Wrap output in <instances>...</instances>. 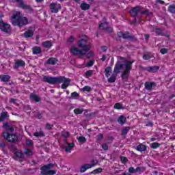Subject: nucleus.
Here are the masks:
<instances>
[{
    "label": "nucleus",
    "instance_id": "nucleus-52",
    "mask_svg": "<svg viewBox=\"0 0 175 175\" xmlns=\"http://www.w3.org/2000/svg\"><path fill=\"white\" fill-rule=\"evenodd\" d=\"M92 73H93V71L92 70H88L85 72L86 77H90V76L92 75Z\"/></svg>",
    "mask_w": 175,
    "mask_h": 175
},
{
    "label": "nucleus",
    "instance_id": "nucleus-24",
    "mask_svg": "<svg viewBox=\"0 0 175 175\" xmlns=\"http://www.w3.org/2000/svg\"><path fill=\"white\" fill-rule=\"evenodd\" d=\"M58 59H57V58L55 57H51L49 59H48V60L46 61V64L48 65H55V64H57Z\"/></svg>",
    "mask_w": 175,
    "mask_h": 175
},
{
    "label": "nucleus",
    "instance_id": "nucleus-34",
    "mask_svg": "<svg viewBox=\"0 0 175 175\" xmlns=\"http://www.w3.org/2000/svg\"><path fill=\"white\" fill-rule=\"evenodd\" d=\"M24 154L27 155V157H32L33 155V153L32 152V150L31 149H25Z\"/></svg>",
    "mask_w": 175,
    "mask_h": 175
},
{
    "label": "nucleus",
    "instance_id": "nucleus-45",
    "mask_svg": "<svg viewBox=\"0 0 175 175\" xmlns=\"http://www.w3.org/2000/svg\"><path fill=\"white\" fill-rule=\"evenodd\" d=\"M114 109H117L118 110H121V109H122V105H121L120 103H117L114 105Z\"/></svg>",
    "mask_w": 175,
    "mask_h": 175
},
{
    "label": "nucleus",
    "instance_id": "nucleus-61",
    "mask_svg": "<svg viewBox=\"0 0 175 175\" xmlns=\"http://www.w3.org/2000/svg\"><path fill=\"white\" fill-rule=\"evenodd\" d=\"M92 165H98V160H92L91 161Z\"/></svg>",
    "mask_w": 175,
    "mask_h": 175
},
{
    "label": "nucleus",
    "instance_id": "nucleus-18",
    "mask_svg": "<svg viewBox=\"0 0 175 175\" xmlns=\"http://www.w3.org/2000/svg\"><path fill=\"white\" fill-rule=\"evenodd\" d=\"M30 99L31 100H34V102H40L42 100V98H40V96L39 95L31 93L30 94Z\"/></svg>",
    "mask_w": 175,
    "mask_h": 175
},
{
    "label": "nucleus",
    "instance_id": "nucleus-19",
    "mask_svg": "<svg viewBox=\"0 0 175 175\" xmlns=\"http://www.w3.org/2000/svg\"><path fill=\"white\" fill-rule=\"evenodd\" d=\"M146 70L150 72V73H155L159 70V66H151L146 68Z\"/></svg>",
    "mask_w": 175,
    "mask_h": 175
},
{
    "label": "nucleus",
    "instance_id": "nucleus-44",
    "mask_svg": "<svg viewBox=\"0 0 175 175\" xmlns=\"http://www.w3.org/2000/svg\"><path fill=\"white\" fill-rule=\"evenodd\" d=\"M78 142H79L80 143H85V142H87V139L85 138V137L81 136L78 138Z\"/></svg>",
    "mask_w": 175,
    "mask_h": 175
},
{
    "label": "nucleus",
    "instance_id": "nucleus-60",
    "mask_svg": "<svg viewBox=\"0 0 175 175\" xmlns=\"http://www.w3.org/2000/svg\"><path fill=\"white\" fill-rule=\"evenodd\" d=\"M142 14H146L147 16H150V12H148V10H146L142 12Z\"/></svg>",
    "mask_w": 175,
    "mask_h": 175
},
{
    "label": "nucleus",
    "instance_id": "nucleus-21",
    "mask_svg": "<svg viewBox=\"0 0 175 175\" xmlns=\"http://www.w3.org/2000/svg\"><path fill=\"white\" fill-rule=\"evenodd\" d=\"M118 122L120 125H124L126 124V118L124 116L121 115L118 119Z\"/></svg>",
    "mask_w": 175,
    "mask_h": 175
},
{
    "label": "nucleus",
    "instance_id": "nucleus-27",
    "mask_svg": "<svg viewBox=\"0 0 175 175\" xmlns=\"http://www.w3.org/2000/svg\"><path fill=\"white\" fill-rule=\"evenodd\" d=\"M3 128H5L8 131H9V132H14V128H13V126H10V125H9V123H5L3 125Z\"/></svg>",
    "mask_w": 175,
    "mask_h": 175
},
{
    "label": "nucleus",
    "instance_id": "nucleus-46",
    "mask_svg": "<svg viewBox=\"0 0 175 175\" xmlns=\"http://www.w3.org/2000/svg\"><path fill=\"white\" fill-rule=\"evenodd\" d=\"M91 90H92V88H91V87H90V86H85V87H83V88H82V91L86 92H91Z\"/></svg>",
    "mask_w": 175,
    "mask_h": 175
},
{
    "label": "nucleus",
    "instance_id": "nucleus-20",
    "mask_svg": "<svg viewBox=\"0 0 175 175\" xmlns=\"http://www.w3.org/2000/svg\"><path fill=\"white\" fill-rule=\"evenodd\" d=\"M0 80L3 83H9V81H10V76L1 75H0Z\"/></svg>",
    "mask_w": 175,
    "mask_h": 175
},
{
    "label": "nucleus",
    "instance_id": "nucleus-26",
    "mask_svg": "<svg viewBox=\"0 0 175 175\" xmlns=\"http://www.w3.org/2000/svg\"><path fill=\"white\" fill-rule=\"evenodd\" d=\"M23 36L26 38H32L33 36V31L29 29L23 33Z\"/></svg>",
    "mask_w": 175,
    "mask_h": 175
},
{
    "label": "nucleus",
    "instance_id": "nucleus-47",
    "mask_svg": "<svg viewBox=\"0 0 175 175\" xmlns=\"http://www.w3.org/2000/svg\"><path fill=\"white\" fill-rule=\"evenodd\" d=\"M161 144L157 143V142H154L152 144V148L155 149V148H158V147H160Z\"/></svg>",
    "mask_w": 175,
    "mask_h": 175
},
{
    "label": "nucleus",
    "instance_id": "nucleus-16",
    "mask_svg": "<svg viewBox=\"0 0 175 175\" xmlns=\"http://www.w3.org/2000/svg\"><path fill=\"white\" fill-rule=\"evenodd\" d=\"M25 66V62L22 59L17 60L14 66V69H18L20 67Z\"/></svg>",
    "mask_w": 175,
    "mask_h": 175
},
{
    "label": "nucleus",
    "instance_id": "nucleus-42",
    "mask_svg": "<svg viewBox=\"0 0 175 175\" xmlns=\"http://www.w3.org/2000/svg\"><path fill=\"white\" fill-rule=\"evenodd\" d=\"M151 58H152V55L144 54L143 55V59H145L146 61H148V59H151Z\"/></svg>",
    "mask_w": 175,
    "mask_h": 175
},
{
    "label": "nucleus",
    "instance_id": "nucleus-32",
    "mask_svg": "<svg viewBox=\"0 0 175 175\" xmlns=\"http://www.w3.org/2000/svg\"><path fill=\"white\" fill-rule=\"evenodd\" d=\"M111 67H110V66H108V67H107L106 68H105V76H106V77H109V76H110V75H111Z\"/></svg>",
    "mask_w": 175,
    "mask_h": 175
},
{
    "label": "nucleus",
    "instance_id": "nucleus-7",
    "mask_svg": "<svg viewBox=\"0 0 175 175\" xmlns=\"http://www.w3.org/2000/svg\"><path fill=\"white\" fill-rule=\"evenodd\" d=\"M78 46L82 50H86L85 53H88L91 50V45L87 44V40L81 39L78 42Z\"/></svg>",
    "mask_w": 175,
    "mask_h": 175
},
{
    "label": "nucleus",
    "instance_id": "nucleus-51",
    "mask_svg": "<svg viewBox=\"0 0 175 175\" xmlns=\"http://www.w3.org/2000/svg\"><path fill=\"white\" fill-rule=\"evenodd\" d=\"M93 65H94V61L90 60L87 63L86 66L87 68H91V66H92Z\"/></svg>",
    "mask_w": 175,
    "mask_h": 175
},
{
    "label": "nucleus",
    "instance_id": "nucleus-49",
    "mask_svg": "<svg viewBox=\"0 0 175 175\" xmlns=\"http://www.w3.org/2000/svg\"><path fill=\"white\" fill-rule=\"evenodd\" d=\"M129 172L130 174H133L134 173H136V169H135L133 167H130L129 168Z\"/></svg>",
    "mask_w": 175,
    "mask_h": 175
},
{
    "label": "nucleus",
    "instance_id": "nucleus-54",
    "mask_svg": "<svg viewBox=\"0 0 175 175\" xmlns=\"http://www.w3.org/2000/svg\"><path fill=\"white\" fill-rule=\"evenodd\" d=\"M101 147L105 150V151H107V150H109V146H107V144H103Z\"/></svg>",
    "mask_w": 175,
    "mask_h": 175
},
{
    "label": "nucleus",
    "instance_id": "nucleus-58",
    "mask_svg": "<svg viewBox=\"0 0 175 175\" xmlns=\"http://www.w3.org/2000/svg\"><path fill=\"white\" fill-rule=\"evenodd\" d=\"M4 17L3 13L0 12V24H3V20L2 19V18Z\"/></svg>",
    "mask_w": 175,
    "mask_h": 175
},
{
    "label": "nucleus",
    "instance_id": "nucleus-37",
    "mask_svg": "<svg viewBox=\"0 0 175 175\" xmlns=\"http://www.w3.org/2000/svg\"><path fill=\"white\" fill-rule=\"evenodd\" d=\"M92 57H95V53L92 51H90L87 54H86V58L90 59V58H92Z\"/></svg>",
    "mask_w": 175,
    "mask_h": 175
},
{
    "label": "nucleus",
    "instance_id": "nucleus-50",
    "mask_svg": "<svg viewBox=\"0 0 175 175\" xmlns=\"http://www.w3.org/2000/svg\"><path fill=\"white\" fill-rule=\"evenodd\" d=\"M120 161L122 163H126V162H128V158L125 157H120Z\"/></svg>",
    "mask_w": 175,
    "mask_h": 175
},
{
    "label": "nucleus",
    "instance_id": "nucleus-23",
    "mask_svg": "<svg viewBox=\"0 0 175 175\" xmlns=\"http://www.w3.org/2000/svg\"><path fill=\"white\" fill-rule=\"evenodd\" d=\"M81 10H88L91 9V5L85 2H82L80 6Z\"/></svg>",
    "mask_w": 175,
    "mask_h": 175
},
{
    "label": "nucleus",
    "instance_id": "nucleus-10",
    "mask_svg": "<svg viewBox=\"0 0 175 175\" xmlns=\"http://www.w3.org/2000/svg\"><path fill=\"white\" fill-rule=\"evenodd\" d=\"M0 29L3 32H5V33H10L12 31V29L10 28V25L6 23H0Z\"/></svg>",
    "mask_w": 175,
    "mask_h": 175
},
{
    "label": "nucleus",
    "instance_id": "nucleus-9",
    "mask_svg": "<svg viewBox=\"0 0 175 175\" xmlns=\"http://www.w3.org/2000/svg\"><path fill=\"white\" fill-rule=\"evenodd\" d=\"M15 2H17L18 3L19 7L21 8V9H25V10H29L30 13L33 12V9H32V7L29 5H27L24 3L23 0H14Z\"/></svg>",
    "mask_w": 175,
    "mask_h": 175
},
{
    "label": "nucleus",
    "instance_id": "nucleus-33",
    "mask_svg": "<svg viewBox=\"0 0 175 175\" xmlns=\"http://www.w3.org/2000/svg\"><path fill=\"white\" fill-rule=\"evenodd\" d=\"M168 12L170 13H172L173 14H175V5L172 4L168 7Z\"/></svg>",
    "mask_w": 175,
    "mask_h": 175
},
{
    "label": "nucleus",
    "instance_id": "nucleus-36",
    "mask_svg": "<svg viewBox=\"0 0 175 175\" xmlns=\"http://www.w3.org/2000/svg\"><path fill=\"white\" fill-rule=\"evenodd\" d=\"M146 171V167H137L135 169V172L136 173H143V172Z\"/></svg>",
    "mask_w": 175,
    "mask_h": 175
},
{
    "label": "nucleus",
    "instance_id": "nucleus-43",
    "mask_svg": "<svg viewBox=\"0 0 175 175\" xmlns=\"http://www.w3.org/2000/svg\"><path fill=\"white\" fill-rule=\"evenodd\" d=\"M71 96L73 99H79V95L77 92H74L71 94Z\"/></svg>",
    "mask_w": 175,
    "mask_h": 175
},
{
    "label": "nucleus",
    "instance_id": "nucleus-3",
    "mask_svg": "<svg viewBox=\"0 0 175 175\" xmlns=\"http://www.w3.org/2000/svg\"><path fill=\"white\" fill-rule=\"evenodd\" d=\"M11 23L14 27H23L28 24L27 18L21 16V12L17 11L11 17Z\"/></svg>",
    "mask_w": 175,
    "mask_h": 175
},
{
    "label": "nucleus",
    "instance_id": "nucleus-22",
    "mask_svg": "<svg viewBox=\"0 0 175 175\" xmlns=\"http://www.w3.org/2000/svg\"><path fill=\"white\" fill-rule=\"evenodd\" d=\"M42 46L44 49H51L53 47V41H45L42 42Z\"/></svg>",
    "mask_w": 175,
    "mask_h": 175
},
{
    "label": "nucleus",
    "instance_id": "nucleus-29",
    "mask_svg": "<svg viewBox=\"0 0 175 175\" xmlns=\"http://www.w3.org/2000/svg\"><path fill=\"white\" fill-rule=\"evenodd\" d=\"M62 137H64V141L66 142L67 137H69L70 136V133L66 131H62Z\"/></svg>",
    "mask_w": 175,
    "mask_h": 175
},
{
    "label": "nucleus",
    "instance_id": "nucleus-5",
    "mask_svg": "<svg viewBox=\"0 0 175 175\" xmlns=\"http://www.w3.org/2000/svg\"><path fill=\"white\" fill-rule=\"evenodd\" d=\"M118 38H122V39H127L128 40H131V42H136V40H137V38H136V37L131 34L129 31H118Z\"/></svg>",
    "mask_w": 175,
    "mask_h": 175
},
{
    "label": "nucleus",
    "instance_id": "nucleus-35",
    "mask_svg": "<svg viewBox=\"0 0 175 175\" xmlns=\"http://www.w3.org/2000/svg\"><path fill=\"white\" fill-rule=\"evenodd\" d=\"M33 136L36 137H43L44 136V133H43V131L36 132L33 133Z\"/></svg>",
    "mask_w": 175,
    "mask_h": 175
},
{
    "label": "nucleus",
    "instance_id": "nucleus-12",
    "mask_svg": "<svg viewBox=\"0 0 175 175\" xmlns=\"http://www.w3.org/2000/svg\"><path fill=\"white\" fill-rule=\"evenodd\" d=\"M49 6L51 13H58L59 9H61V5H58L55 3H51Z\"/></svg>",
    "mask_w": 175,
    "mask_h": 175
},
{
    "label": "nucleus",
    "instance_id": "nucleus-15",
    "mask_svg": "<svg viewBox=\"0 0 175 175\" xmlns=\"http://www.w3.org/2000/svg\"><path fill=\"white\" fill-rule=\"evenodd\" d=\"M140 12V7H135L131 9L130 14L132 17H136L139 12Z\"/></svg>",
    "mask_w": 175,
    "mask_h": 175
},
{
    "label": "nucleus",
    "instance_id": "nucleus-40",
    "mask_svg": "<svg viewBox=\"0 0 175 175\" xmlns=\"http://www.w3.org/2000/svg\"><path fill=\"white\" fill-rule=\"evenodd\" d=\"M102 170H103L102 168L96 169L92 172H91L90 174H98V173H102Z\"/></svg>",
    "mask_w": 175,
    "mask_h": 175
},
{
    "label": "nucleus",
    "instance_id": "nucleus-63",
    "mask_svg": "<svg viewBox=\"0 0 175 175\" xmlns=\"http://www.w3.org/2000/svg\"><path fill=\"white\" fill-rule=\"evenodd\" d=\"M101 50H103V51H107V46H102Z\"/></svg>",
    "mask_w": 175,
    "mask_h": 175
},
{
    "label": "nucleus",
    "instance_id": "nucleus-2",
    "mask_svg": "<svg viewBox=\"0 0 175 175\" xmlns=\"http://www.w3.org/2000/svg\"><path fill=\"white\" fill-rule=\"evenodd\" d=\"M70 79L66 78L65 77H53L45 75L42 79L44 83H48L49 84H61V83H64L62 84L63 90L68 88V86L70 84Z\"/></svg>",
    "mask_w": 175,
    "mask_h": 175
},
{
    "label": "nucleus",
    "instance_id": "nucleus-28",
    "mask_svg": "<svg viewBox=\"0 0 175 175\" xmlns=\"http://www.w3.org/2000/svg\"><path fill=\"white\" fill-rule=\"evenodd\" d=\"M8 117H9V115L8 114V112H1V118H0V122H2L5 120H6V118H8Z\"/></svg>",
    "mask_w": 175,
    "mask_h": 175
},
{
    "label": "nucleus",
    "instance_id": "nucleus-56",
    "mask_svg": "<svg viewBox=\"0 0 175 175\" xmlns=\"http://www.w3.org/2000/svg\"><path fill=\"white\" fill-rule=\"evenodd\" d=\"M54 126L53 124H50L49 123H46V129L51 130Z\"/></svg>",
    "mask_w": 175,
    "mask_h": 175
},
{
    "label": "nucleus",
    "instance_id": "nucleus-14",
    "mask_svg": "<svg viewBox=\"0 0 175 175\" xmlns=\"http://www.w3.org/2000/svg\"><path fill=\"white\" fill-rule=\"evenodd\" d=\"M94 166H95V164L85 163L81 167L80 172L84 173L86 170H88V169H91V167H94Z\"/></svg>",
    "mask_w": 175,
    "mask_h": 175
},
{
    "label": "nucleus",
    "instance_id": "nucleus-11",
    "mask_svg": "<svg viewBox=\"0 0 175 175\" xmlns=\"http://www.w3.org/2000/svg\"><path fill=\"white\" fill-rule=\"evenodd\" d=\"M99 29H103V31H106V32H109L111 33L113 32V28L109 27V23L107 22H104L100 24Z\"/></svg>",
    "mask_w": 175,
    "mask_h": 175
},
{
    "label": "nucleus",
    "instance_id": "nucleus-53",
    "mask_svg": "<svg viewBox=\"0 0 175 175\" xmlns=\"http://www.w3.org/2000/svg\"><path fill=\"white\" fill-rule=\"evenodd\" d=\"M167 51H168V49H166V48H163V49H161L160 50V53H161V54H167Z\"/></svg>",
    "mask_w": 175,
    "mask_h": 175
},
{
    "label": "nucleus",
    "instance_id": "nucleus-4",
    "mask_svg": "<svg viewBox=\"0 0 175 175\" xmlns=\"http://www.w3.org/2000/svg\"><path fill=\"white\" fill-rule=\"evenodd\" d=\"M54 166H58L57 163H49L43 165L40 167L41 174L42 175H54L57 174V170H50L53 169Z\"/></svg>",
    "mask_w": 175,
    "mask_h": 175
},
{
    "label": "nucleus",
    "instance_id": "nucleus-39",
    "mask_svg": "<svg viewBox=\"0 0 175 175\" xmlns=\"http://www.w3.org/2000/svg\"><path fill=\"white\" fill-rule=\"evenodd\" d=\"M15 155L17 158L24 159V153L23 152H15Z\"/></svg>",
    "mask_w": 175,
    "mask_h": 175
},
{
    "label": "nucleus",
    "instance_id": "nucleus-38",
    "mask_svg": "<svg viewBox=\"0 0 175 175\" xmlns=\"http://www.w3.org/2000/svg\"><path fill=\"white\" fill-rule=\"evenodd\" d=\"M84 111V109H79V108H77L74 110V113L75 114H83V112Z\"/></svg>",
    "mask_w": 175,
    "mask_h": 175
},
{
    "label": "nucleus",
    "instance_id": "nucleus-55",
    "mask_svg": "<svg viewBox=\"0 0 175 175\" xmlns=\"http://www.w3.org/2000/svg\"><path fill=\"white\" fill-rule=\"evenodd\" d=\"M26 144H27V146H29V147L32 146V144H33L32 140L27 139L26 140Z\"/></svg>",
    "mask_w": 175,
    "mask_h": 175
},
{
    "label": "nucleus",
    "instance_id": "nucleus-62",
    "mask_svg": "<svg viewBox=\"0 0 175 175\" xmlns=\"http://www.w3.org/2000/svg\"><path fill=\"white\" fill-rule=\"evenodd\" d=\"M17 102V100L15 98H10V103H16Z\"/></svg>",
    "mask_w": 175,
    "mask_h": 175
},
{
    "label": "nucleus",
    "instance_id": "nucleus-6",
    "mask_svg": "<svg viewBox=\"0 0 175 175\" xmlns=\"http://www.w3.org/2000/svg\"><path fill=\"white\" fill-rule=\"evenodd\" d=\"M3 137L8 140L10 143H16L18 140V137L15 134H10L9 133H3Z\"/></svg>",
    "mask_w": 175,
    "mask_h": 175
},
{
    "label": "nucleus",
    "instance_id": "nucleus-31",
    "mask_svg": "<svg viewBox=\"0 0 175 175\" xmlns=\"http://www.w3.org/2000/svg\"><path fill=\"white\" fill-rule=\"evenodd\" d=\"M33 54H40L42 53V49L39 46H35L32 49Z\"/></svg>",
    "mask_w": 175,
    "mask_h": 175
},
{
    "label": "nucleus",
    "instance_id": "nucleus-17",
    "mask_svg": "<svg viewBox=\"0 0 175 175\" xmlns=\"http://www.w3.org/2000/svg\"><path fill=\"white\" fill-rule=\"evenodd\" d=\"M67 146H64L63 148L65 150L66 152H71L72 150L75 148V142L67 144Z\"/></svg>",
    "mask_w": 175,
    "mask_h": 175
},
{
    "label": "nucleus",
    "instance_id": "nucleus-41",
    "mask_svg": "<svg viewBox=\"0 0 175 175\" xmlns=\"http://www.w3.org/2000/svg\"><path fill=\"white\" fill-rule=\"evenodd\" d=\"M154 32L159 36H163V31L161 29H156Z\"/></svg>",
    "mask_w": 175,
    "mask_h": 175
},
{
    "label": "nucleus",
    "instance_id": "nucleus-64",
    "mask_svg": "<svg viewBox=\"0 0 175 175\" xmlns=\"http://www.w3.org/2000/svg\"><path fill=\"white\" fill-rule=\"evenodd\" d=\"M37 117L38 118H39V120L42 119V113H40V112H38Z\"/></svg>",
    "mask_w": 175,
    "mask_h": 175
},
{
    "label": "nucleus",
    "instance_id": "nucleus-1",
    "mask_svg": "<svg viewBox=\"0 0 175 175\" xmlns=\"http://www.w3.org/2000/svg\"><path fill=\"white\" fill-rule=\"evenodd\" d=\"M120 61H118L115 65L113 74L108 79V83H115L117 79V75L121 72V70L124 69L122 72L121 77L123 80H128L131 70H132V64L135 61H128L125 57H118Z\"/></svg>",
    "mask_w": 175,
    "mask_h": 175
},
{
    "label": "nucleus",
    "instance_id": "nucleus-25",
    "mask_svg": "<svg viewBox=\"0 0 175 175\" xmlns=\"http://www.w3.org/2000/svg\"><path fill=\"white\" fill-rule=\"evenodd\" d=\"M147 150V146L143 144H140L136 148L137 151H140V152H143V151H146Z\"/></svg>",
    "mask_w": 175,
    "mask_h": 175
},
{
    "label": "nucleus",
    "instance_id": "nucleus-8",
    "mask_svg": "<svg viewBox=\"0 0 175 175\" xmlns=\"http://www.w3.org/2000/svg\"><path fill=\"white\" fill-rule=\"evenodd\" d=\"M86 49H79L77 47H72L70 49V53H72L74 55H80V57H83L87 54L85 53Z\"/></svg>",
    "mask_w": 175,
    "mask_h": 175
},
{
    "label": "nucleus",
    "instance_id": "nucleus-30",
    "mask_svg": "<svg viewBox=\"0 0 175 175\" xmlns=\"http://www.w3.org/2000/svg\"><path fill=\"white\" fill-rule=\"evenodd\" d=\"M129 131H131V127H129V126H126L125 128H123L122 129V136H126V135H128V133L129 132Z\"/></svg>",
    "mask_w": 175,
    "mask_h": 175
},
{
    "label": "nucleus",
    "instance_id": "nucleus-59",
    "mask_svg": "<svg viewBox=\"0 0 175 175\" xmlns=\"http://www.w3.org/2000/svg\"><path fill=\"white\" fill-rule=\"evenodd\" d=\"M68 42H70V43H73L75 42V38H73V36H71L68 39Z\"/></svg>",
    "mask_w": 175,
    "mask_h": 175
},
{
    "label": "nucleus",
    "instance_id": "nucleus-48",
    "mask_svg": "<svg viewBox=\"0 0 175 175\" xmlns=\"http://www.w3.org/2000/svg\"><path fill=\"white\" fill-rule=\"evenodd\" d=\"M103 139V134L102 133H99L97 136H96V140L97 142H100L102 141Z\"/></svg>",
    "mask_w": 175,
    "mask_h": 175
},
{
    "label": "nucleus",
    "instance_id": "nucleus-57",
    "mask_svg": "<svg viewBox=\"0 0 175 175\" xmlns=\"http://www.w3.org/2000/svg\"><path fill=\"white\" fill-rule=\"evenodd\" d=\"M5 147H6V144H5L4 142L0 143V148H1V150H5Z\"/></svg>",
    "mask_w": 175,
    "mask_h": 175
},
{
    "label": "nucleus",
    "instance_id": "nucleus-13",
    "mask_svg": "<svg viewBox=\"0 0 175 175\" xmlns=\"http://www.w3.org/2000/svg\"><path fill=\"white\" fill-rule=\"evenodd\" d=\"M144 85L145 90H147L148 91H152V88L157 87V83L155 82L147 81L145 83Z\"/></svg>",
    "mask_w": 175,
    "mask_h": 175
}]
</instances>
